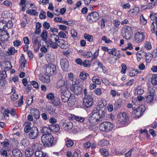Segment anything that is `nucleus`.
<instances>
[{"mask_svg": "<svg viewBox=\"0 0 157 157\" xmlns=\"http://www.w3.org/2000/svg\"><path fill=\"white\" fill-rule=\"evenodd\" d=\"M100 103L99 106L94 108L90 114V121L95 124L105 120L107 116L105 110L102 108L104 105H102V102Z\"/></svg>", "mask_w": 157, "mask_h": 157, "instance_id": "nucleus-1", "label": "nucleus"}, {"mask_svg": "<svg viewBox=\"0 0 157 157\" xmlns=\"http://www.w3.org/2000/svg\"><path fill=\"white\" fill-rule=\"evenodd\" d=\"M54 138L51 134L42 135L41 137V141L46 147H49L52 146Z\"/></svg>", "mask_w": 157, "mask_h": 157, "instance_id": "nucleus-2", "label": "nucleus"}, {"mask_svg": "<svg viewBox=\"0 0 157 157\" xmlns=\"http://www.w3.org/2000/svg\"><path fill=\"white\" fill-rule=\"evenodd\" d=\"M93 97L92 94H90L85 96L83 99V105L86 108L90 107L93 104Z\"/></svg>", "mask_w": 157, "mask_h": 157, "instance_id": "nucleus-3", "label": "nucleus"}, {"mask_svg": "<svg viewBox=\"0 0 157 157\" xmlns=\"http://www.w3.org/2000/svg\"><path fill=\"white\" fill-rule=\"evenodd\" d=\"M113 127V124L110 122H104L100 124L99 128L101 131L107 132L111 130Z\"/></svg>", "mask_w": 157, "mask_h": 157, "instance_id": "nucleus-4", "label": "nucleus"}, {"mask_svg": "<svg viewBox=\"0 0 157 157\" xmlns=\"http://www.w3.org/2000/svg\"><path fill=\"white\" fill-rule=\"evenodd\" d=\"M56 73V66L53 64H50L46 66V73L47 75H51Z\"/></svg>", "mask_w": 157, "mask_h": 157, "instance_id": "nucleus-5", "label": "nucleus"}, {"mask_svg": "<svg viewBox=\"0 0 157 157\" xmlns=\"http://www.w3.org/2000/svg\"><path fill=\"white\" fill-rule=\"evenodd\" d=\"M128 119V116L124 112H121L117 115V122L119 124H124Z\"/></svg>", "mask_w": 157, "mask_h": 157, "instance_id": "nucleus-6", "label": "nucleus"}, {"mask_svg": "<svg viewBox=\"0 0 157 157\" xmlns=\"http://www.w3.org/2000/svg\"><path fill=\"white\" fill-rule=\"evenodd\" d=\"M99 18V13L96 12H91L87 17V20L89 22H95Z\"/></svg>", "mask_w": 157, "mask_h": 157, "instance_id": "nucleus-7", "label": "nucleus"}, {"mask_svg": "<svg viewBox=\"0 0 157 157\" xmlns=\"http://www.w3.org/2000/svg\"><path fill=\"white\" fill-rule=\"evenodd\" d=\"M124 29L125 38L127 40H130L132 36L133 33L132 28L129 26H127L124 27Z\"/></svg>", "mask_w": 157, "mask_h": 157, "instance_id": "nucleus-8", "label": "nucleus"}, {"mask_svg": "<svg viewBox=\"0 0 157 157\" xmlns=\"http://www.w3.org/2000/svg\"><path fill=\"white\" fill-rule=\"evenodd\" d=\"M38 133V128L36 127H33L29 133V138L30 139H34L37 137Z\"/></svg>", "mask_w": 157, "mask_h": 157, "instance_id": "nucleus-9", "label": "nucleus"}, {"mask_svg": "<svg viewBox=\"0 0 157 157\" xmlns=\"http://www.w3.org/2000/svg\"><path fill=\"white\" fill-rule=\"evenodd\" d=\"M61 67L64 71H67L69 67V62L66 58L61 59L60 61Z\"/></svg>", "mask_w": 157, "mask_h": 157, "instance_id": "nucleus-10", "label": "nucleus"}, {"mask_svg": "<svg viewBox=\"0 0 157 157\" xmlns=\"http://www.w3.org/2000/svg\"><path fill=\"white\" fill-rule=\"evenodd\" d=\"M148 90L149 93L148 94L145 96L146 101L147 103H150L151 102L153 99V96L155 90L153 89L151 87H148Z\"/></svg>", "mask_w": 157, "mask_h": 157, "instance_id": "nucleus-11", "label": "nucleus"}, {"mask_svg": "<svg viewBox=\"0 0 157 157\" xmlns=\"http://www.w3.org/2000/svg\"><path fill=\"white\" fill-rule=\"evenodd\" d=\"M145 38V36L144 33L140 32L137 33L134 38V41L137 43L142 42Z\"/></svg>", "mask_w": 157, "mask_h": 157, "instance_id": "nucleus-12", "label": "nucleus"}, {"mask_svg": "<svg viewBox=\"0 0 157 157\" xmlns=\"http://www.w3.org/2000/svg\"><path fill=\"white\" fill-rule=\"evenodd\" d=\"M58 46L62 49H67L70 46L68 42L63 39H59L57 41Z\"/></svg>", "mask_w": 157, "mask_h": 157, "instance_id": "nucleus-13", "label": "nucleus"}, {"mask_svg": "<svg viewBox=\"0 0 157 157\" xmlns=\"http://www.w3.org/2000/svg\"><path fill=\"white\" fill-rule=\"evenodd\" d=\"M144 106L141 105L138 107L136 109H134V112L136 114V117L138 118L141 117L144 111Z\"/></svg>", "mask_w": 157, "mask_h": 157, "instance_id": "nucleus-14", "label": "nucleus"}, {"mask_svg": "<svg viewBox=\"0 0 157 157\" xmlns=\"http://www.w3.org/2000/svg\"><path fill=\"white\" fill-rule=\"evenodd\" d=\"M31 115L34 117L36 119H39L40 116V114L39 110L35 109H32L30 112Z\"/></svg>", "mask_w": 157, "mask_h": 157, "instance_id": "nucleus-15", "label": "nucleus"}, {"mask_svg": "<svg viewBox=\"0 0 157 157\" xmlns=\"http://www.w3.org/2000/svg\"><path fill=\"white\" fill-rule=\"evenodd\" d=\"M75 96L73 94H70V96L69 97L68 96V101L67 103L70 106H72L75 103Z\"/></svg>", "mask_w": 157, "mask_h": 157, "instance_id": "nucleus-16", "label": "nucleus"}, {"mask_svg": "<svg viewBox=\"0 0 157 157\" xmlns=\"http://www.w3.org/2000/svg\"><path fill=\"white\" fill-rule=\"evenodd\" d=\"M69 119L72 120H75L80 122H83L84 120V118L81 117L76 116L74 115H71V116L69 117Z\"/></svg>", "mask_w": 157, "mask_h": 157, "instance_id": "nucleus-17", "label": "nucleus"}, {"mask_svg": "<svg viewBox=\"0 0 157 157\" xmlns=\"http://www.w3.org/2000/svg\"><path fill=\"white\" fill-rule=\"evenodd\" d=\"M63 126L65 130L68 131L72 128L73 124L71 122H68L63 124Z\"/></svg>", "mask_w": 157, "mask_h": 157, "instance_id": "nucleus-18", "label": "nucleus"}, {"mask_svg": "<svg viewBox=\"0 0 157 157\" xmlns=\"http://www.w3.org/2000/svg\"><path fill=\"white\" fill-rule=\"evenodd\" d=\"M49 128L50 131H52L54 132H58L60 129L59 127L58 124H52L49 125Z\"/></svg>", "mask_w": 157, "mask_h": 157, "instance_id": "nucleus-19", "label": "nucleus"}, {"mask_svg": "<svg viewBox=\"0 0 157 157\" xmlns=\"http://www.w3.org/2000/svg\"><path fill=\"white\" fill-rule=\"evenodd\" d=\"M12 153L14 157H21L22 155V152L18 149H13Z\"/></svg>", "mask_w": 157, "mask_h": 157, "instance_id": "nucleus-20", "label": "nucleus"}, {"mask_svg": "<svg viewBox=\"0 0 157 157\" xmlns=\"http://www.w3.org/2000/svg\"><path fill=\"white\" fill-rule=\"evenodd\" d=\"M41 144L40 143L34 142L33 143L32 146V149H33L34 151L37 150H40L41 149Z\"/></svg>", "mask_w": 157, "mask_h": 157, "instance_id": "nucleus-21", "label": "nucleus"}, {"mask_svg": "<svg viewBox=\"0 0 157 157\" xmlns=\"http://www.w3.org/2000/svg\"><path fill=\"white\" fill-rule=\"evenodd\" d=\"M25 152L26 157H32L34 151L32 149L28 148L25 150Z\"/></svg>", "mask_w": 157, "mask_h": 157, "instance_id": "nucleus-22", "label": "nucleus"}, {"mask_svg": "<svg viewBox=\"0 0 157 157\" xmlns=\"http://www.w3.org/2000/svg\"><path fill=\"white\" fill-rule=\"evenodd\" d=\"M23 56L24 55L22 54V56L20 57L19 60V63L22 68H24L25 67V64L26 62V61Z\"/></svg>", "mask_w": 157, "mask_h": 157, "instance_id": "nucleus-23", "label": "nucleus"}, {"mask_svg": "<svg viewBox=\"0 0 157 157\" xmlns=\"http://www.w3.org/2000/svg\"><path fill=\"white\" fill-rule=\"evenodd\" d=\"M41 132L43 134V135H46L48 134H51L50 129L46 127H44L41 129Z\"/></svg>", "mask_w": 157, "mask_h": 157, "instance_id": "nucleus-24", "label": "nucleus"}, {"mask_svg": "<svg viewBox=\"0 0 157 157\" xmlns=\"http://www.w3.org/2000/svg\"><path fill=\"white\" fill-rule=\"evenodd\" d=\"M122 104V100L119 99L117 100L114 104V107L116 109H117L121 107Z\"/></svg>", "mask_w": 157, "mask_h": 157, "instance_id": "nucleus-25", "label": "nucleus"}, {"mask_svg": "<svg viewBox=\"0 0 157 157\" xmlns=\"http://www.w3.org/2000/svg\"><path fill=\"white\" fill-rule=\"evenodd\" d=\"M59 40V37L57 35L54 34H51L50 35L49 41L57 42Z\"/></svg>", "mask_w": 157, "mask_h": 157, "instance_id": "nucleus-26", "label": "nucleus"}, {"mask_svg": "<svg viewBox=\"0 0 157 157\" xmlns=\"http://www.w3.org/2000/svg\"><path fill=\"white\" fill-rule=\"evenodd\" d=\"M35 155L39 157H44L46 156V153L40 150H37L35 152Z\"/></svg>", "mask_w": 157, "mask_h": 157, "instance_id": "nucleus-27", "label": "nucleus"}, {"mask_svg": "<svg viewBox=\"0 0 157 157\" xmlns=\"http://www.w3.org/2000/svg\"><path fill=\"white\" fill-rule=\"evenodd\" d=\"M26 12L27 14L35 16H37L38 14V13L36 10L33 9L27 10Z\"/></svg>", "mask_w": 157, "mask_h": 157, "instance_id": "nucleus-28", "label": "nucleus"}, {"mask_svg": "<svg viewBox=\"0 0 157 157\" xmlns=\"http://www.w3.org/2000/svg\"><path fill=\"white\" fill-rule=\"evenodd\" d=\"M6 21L2 20L0 21V30L4 31L6 29Z\"/></svg>", "mask_w": 157, "mask_h": 157, "instance_id": "nucleus-29", "label": "nucleus"}, {"mask_svg": "<svg viewBox=\"0 0 157 157\" xmlns=\"http://www.w3.org/2000/svg\"><path fill=\"white\" fill-rule=\"evenodd\" d=\"M151 82L154 86H155L157 84V74H153L152 75Z\"/></svg>", "mask_w": 157, "mask_h": 157, "instance_id": "nucleus-30", "label": "nucleus"}, {"mask_svg": "<svg viewBox=\"0 0 157 157\" xmlns=\"http://www.w3.org/2000/svg\"><path fill=\"white\" fill-rule=\"evenodd\" d=\"M60 97L62 101L64 102H67L68 101V96L66 94H60Z\"/></svg>", "mask_w": 157, "mask_h": 157, "instance_id": "nucleus-31", "label": "nucleus"}, {"mask_svg": "<svg viewBox=\"0 0 157 157\" xmlns=\"http://www.w3.org/2000/svg\"><path fill=\"white\" fill-rule=\"evenodd\" d=\"M41 36L43 41H45L46 40L48 37V32L46 30L43 31L41 34Z\"/></svg>", "mask_w": 157, "mask_h": 157, "instance_id": "nucleus-32", "label": "nucleus"}, {"mask_svg": "<svg viewBox=\"0 0 157 157\" xmlns=\"http://www.w3.org/2000/svg\"><path fill=\"white\" fill-rule=\"evenodd\" d=\"M40 80L44 83H48L50 82V79L48 76H43L40 78Z\"/></svg>", "mask_w": 157, "mask_h": 157, "instance_id": "nucleus-33", "label": "nucleus"}, {"mask_svg": "<svg viewBox=\"0 0 157 157\" xmlns=\"http://www.w3.org/2000/svg\"><path fill=\"white\" fill-rule=\"evenodd\" d=\"M100 151L101 154L104 156H107L109 155L107 150L106 149L101 148Z\"/></svg>", "mask_w": 157, "mask_h": 157, "instance_id": "nucleus-34", "label": "nucleus"}, {"mask_svg": "<svg viewBox=\"0 0 157 157\" xmlns=\"http://www.w3.org/2000/svg\"><path fill=\"white\" fill-rule=\"evenodd\" d=\"M109 144V142L108 141L105 140L104 139H103L98 142V145L102 146H106Z\"/></svg>", "mask_w": 157, "mask_h": 157, "instance_id": "nucleus-35", "label": "nucleus"}, {"mask_svg": "<svg viewBox=\"0 0 157 157\" xmlns=\"http://www.w3.org/2000/svg\"><path fill=\"white\" fill-rule=\"evenodd\" d=\"M73 144L74 143L72 140L68 138H67L66 140V145L67 147H70L72 146Z\"/></svg>", "mask_w": 157, "mask_h": 157, "instance_id": "nucleus-36", "label": "nucleus"}, {"mask_svg": "<svg viewBox=\"0 0 157 157\" xmlns=\"http://www.w3.org/2000/svg\"><path fill=\"white\" fill-rule=\"evenodd\" d=\"M116 51V49L115 48H113L112 49H108V52L109 54L112 55L113 56H115L117 54Z\"/></svg>", "mask_w": 157, "mask_h": 157, "instance_id": "nucleus-37", "label": "nucleus"}, {"mask_svg": "<svg viewBox=\"0 0 157 157\" xmlns=\"http://www.w3.org/2000/svg\"><path fill=\"white\" fill-rule=\"evenodd\" d=\"M84 37L89 42H92L93 41V37L92 35L85 34H84Z\"/></svg>", "mask_w": 157, "mask_h": 157, "instance_id": "nucleus-38", "label": "nucleus"}, {"mask_svg": "<svg viewBox=\"0 0 157 157\" xmlns=\"http://www.w3.org/2000/svg\"><path fill=\"white\" fill-rule=\"evenodd\" d=\"M82 88L80 86H78L76 88H75V94L77 95H78L81 94L82 92Z\"/></svg>", "mask_w": 157, "mask_h": 157, "instance_id": "nucleus-39", "label": "nucleus"}, {"mask_svg": "<svg viewBox=\"0 0 157 157\" xmlns=\"http://www.w3.org/2000/svg\"><path fill=\"white\" fill-rule=\"evenodd\" d=\"M89 74L85 72H82L80 73V78L83 80H85L87 76L89 75Z\"/></svg>", "mask_w": 157, "mask_h": 157, "instance_id": "nucleus-40", "label": "nucleus"}, {"mask_svg": "<svg viewBox=\"0 0 157 157\" xmlns=\"http://www.w3.org/2000/svg\"><path fill=\"white\" fill-rule=\"evenodd\" d=\"M15 48L13 47H12L9 48L7 52L9 55H11L15 53Z\"/></svg>", "mask_w": 157, "mask_h": 157, "instance_id": "nucleus-41", "label": "nucleus"}, {"mask_svg": "<svg viewBox=\"0 0 157 157\" xmlns=\"http://www.w3.org/2000/svg\"><path fill=\"white\" fill-rule=\"evenodd\" d=\"M6 76V72L5 71H0V80L5 79Z\"/></svg>", "mask_w": 157, "mask_h": 157, "instance_id": "nucleus-42", "label": "nucleus"}, {"mask_svg": "<svg viewBox=\"0 0 157 157\" xmlns=\"http://www.w3.org/2000/svg\"><path fill=\"white\" fill-rule=\"evenodd\" d=\"M60 87V94H66V93L67 91V88L66 86L65 85Z\"/></svg>", "mask_w": 157, "mask_h": 157, "instance_id": "nucleus-43", "label": "nucleus"}, {"mask_svg": "<svg viewBox=\"0 0 157 157\" xmlns=\"http://www.w3.org/2000/svg\"><path fill=\"white\" fill-rule=\"evenodd\" d=\"M49 44L50 46L53 48L56 49L58 48V45L57 44V42L49 41Z\"/></svg>", "mask_w": 157, "mask_h": 157, "instance_id": "nucleus-44", "label": "nucleus"}, {"mask_svg": "<svg viewBox=\"0 0 157 157\" xmlns=\"http://www.w3.org/2000/svg\"><path fill=\"white\" fill-rule=\"evenodd\" d=\"M65 85V81L62 80H60L58 81L57 82V86L59 87H61Z\"/></svg>", "mask_w": 157, "mask_h": 157, "instance_id": "nucleus-45", "label": "nucleus"}, {"mask_svg": "<svg viewBox=\"0 0 157 157\" xmlns=\"http://www.w3.org/2000/svg\"><path fill=\"white\" fill-rule=\"evenodd\" d=\"M92 82L96 84H99L101 83V81L96 76H94L92 79Z\"/></svg>", "mask_w": 157, "mask_h": 157, "instance_id": "nucleus-46", "label": "nucleus"}, {"mask_svg": "<svg viewBox=\"0 0 157 157\" xmlns=\"http://www.w3.org/2000/svg\"><path fill=\"white\" fill-rule=\"evenodd\" d=\"M13 25V24L11 21H9L7 22L6 21V29L11 28Z\"/></svg>", "mask_w": 157, "mask_h": 157, "instance_id": "nucleus-47", "label": "nucleus"}, {"mask_svg": "<svg viewBox=\"0 0 157 157\" xmlns=\"http://www.w3.org/2000/svg\"><path fill=\"white\" fill-rule=\"evenodd\" d=\"M83 56L86 58H88L92 56H93V54L91 52H84L83 54Z\"/></svg>", "mask_w": 157, "mask_h": 157, "instance_id": "nucleus-48", "label": "nucleus"}, {"mask_svg": "<svg viewBox=\"0 0 157 157\" xmlns=\"http://www.w3.org/2000/svg\"><path fill=\"white\" fill-rule=\"evenodd\" d=\"M90 63L89 61L88 60H85L82 62V65L85 67H88L90 66Z\"/></svg>", "mask_w": 157, "mask_h": 157, "instance_id": "nucleus-49", "label": "nucleus"}, {"mask_svg": "<svg viewBox=\"0 0 157 157\" xmlns=\"http://www.w3.org/2000/svg\"><path fill=\"white\" fill-rule=\"evenodd\" d=\"M0 154L3 156H5V157L8 155L7 151L3 150V148L1 149L0 151Z\"/></svg>", "mask_w": 157, "mask_h": 157, "instance_id": "nucleus-50", "label": "nucleus"}, {"mask_svg": "<svg viewBox=\"0 0 157 157\" xmlns=\"http://www.w3.org/2000/svg\"><path fill=\"white\" fill-rule=\"evenodd\" d=\"M32 128L29 125H26L24 128V131L26 133L29 132L31 131Z\"/></svg>", "mask_w": 157, "mask_h": 157, "instance_id": "nucleus-51", "label": "nucleus"}, {"mask_svg": "<svg viewBox=\"0 0 157 157\" xmlns=\"http://www.w3.org/2000/svg\"><path fill=\"white\" fill-rule=\"evenodd\" d=\"M122 70L121 71V72L123 74H124L126 72V70L127 68L126 65L122 63L121 64Z\"/></svg>", "mask_w": 157, "mask_h": 157, "instance_id": "nucleus-52", "label": "nucleus"}, {"mask_svg": "<svg viewBox=\"0 0 157 157\" xmlns=\"http://www.w3.org/2000/svg\"><path fill=\"white\" fill-rule=\"evenodd\" d=\"M94 92L98 95H100L101 94V90L100 88H98L95 89L94 91Z\"/></svg>", "mask_w": 157, "mask_h": 157, "instance_id": "nucleus-53", "label": "nucleus"}, {"mask_svg": "<svg viewBox=\"0 0 157 157\" xmlns=\"http://www.w3.org/2000/svg\"><path fill=\"white\" fill-rule=\"evenodd\" d=\"M136 92L137 93V95H140L143 94L144 90L142 88L137 89L136 90Z\"/></svg>", "mask_w": 157, "mask_h": 157, "instance_id": "nucleus-54", "label": "nucleus"}, {"mask_svg": "<svg viewBox=\"0 0 157 157\" xmlns=\"http://www.w3.org/2000/svg\"><path fill=\"white\" fill-rule=\"evenodd\" d=\"M47 98L49 99L53 100L54 98V95L53 94L50 93L48 94L46 96Z\"/></svg>", "mask_w": 157, "mask_h": 157, "instance_id": "nucleus-55", "label": "nucleus"}, {"mask_svg": "<svg viewBox=\"0 0 157 157\" xmlns=\"http://www.w3.org/2000/svg\"><path fill=\"white\" fill-rule=\"evenodd\" d=\"M140 20L141 23L144 25H145L147 22V20L144 18L143 15H141L140 17Z\"/></svg>", "mask_w": 157, "mask_h": 157, "instance_id": "nucleus-56", "label": "nucleus"}, {"mask_svg": "<svg viewBox=\"0 0 157 157\" xmlns=\"http://www.w3.org/2000/svg\"><path fill=\"white\" fill-rule=\"evenodd\" d=\"M145 48L147 50H150L151 48V44L149 42H146L145 43Z\"/></svg>", "mask_w": 157, "mask_h": 157, "instance_id": "nucleus-57", "label": "nucleus"}, {"mask_svg": "<svg viewBox=\"0 0 157 157\" xmlns=\"http://www.w3.org/2000/svg\"><path fill=\"white\" fill-rule=\"evenodd\" d=\"M31 84L32 85L34 88L36 89H38L39 88L38 83L36 81H32L31 82Z\"/></svg>", "mask_w": 157, "mask_h": 157, "instance_id": "nucleus-58", "label": "nucleus"}, {"mask_svg": "<svg viewBox=\"0 0 157 157\" xmlns=\"http://www.w3.org/2000/svg\"><path fill=\"white\" fill-rule=\"evenodd\" d=\"M43 26L44 28L47 29H48L50 27L49 23L46 21L44 22Z\"/></svg>", "mask_w": 157, "mask_h": 157, "instance_id": "nucleus-59", "label": "nucleus"}, {"mask_svg": "<svg viewBox=\"0 0 157 157\" xmlns=\"http://www.w3.org/2000/svg\"><path fill=\"white\" fill-rule=\"evenodd\" d=\"M58 36L62 38H64L66 37V35L63 32L60 31L59 33Z\"/></svg>", "mask_w": 157, "mask_h": 157, "instance_id": "nucleus-60", "label": "nucleus"}, {"mask_svg": "<svg viewBox=\"0 0 157 157\" xmlns=\"http://www.w3.org/2000/svg\"><path fill=\"white\" fill-rule=\"evenodd\" d=\"M101 39L102 40L104 41L106 43H109L111 42V41L109 39H107L106 37L105 36H102Z\"/></svg>", "mask_w": 157, "mask_h": 157, "instance_id": "nucleus-61", "label": "nucleus"}, {"mask_svg": "<svg viewBox=\"0 0 157 157\" xmlns=\"http://www.w3.org/2000/svg\"><path fill=\"white\" fill-rule=\"evenodd\" d=\"M33 43V45L39 44V41L38 40V38L37 37H34L32 38Z\"/></svg>", "mask_w": 157, "mask_h": 157, "instance_id": "nucleus-62", "label": "nucleus"}, {"mask_svg": "<svg viewBox=\"0 0 157 157\" xmlns=\"http://www.w3.org/2000/svg\"><path fill=\"white\" fill-rule=\"evenodd\" d=\"M155 5V3L152 4L151 3H149L147 5L146 9H151Z\"/></svg>", "mask_w": 157, "mask_h": 157, "instance_id": "nucleus-63", "label": "nucleus"}, {"mask_svg": "<svg viewBox=\"0 0 157 157\" xmlns=\"http://www.w3.org/2000/svg\"><path fill=\"white\" fill-rule=\"evenodd\" d=\"M71 36L73 38L77 36V33L76 31L74 29H72L71 30Z\"/></svg>", "mask_w": 157, "mask_h": 157, "instance_id": "nucleus-64", "label": "nucleus"}]
</instances>
